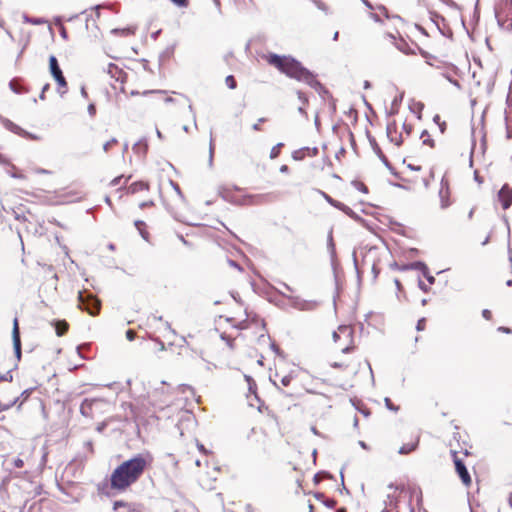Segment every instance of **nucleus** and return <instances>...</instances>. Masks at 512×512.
Masks as SVG:
<instances>
[{
	"label": "nucleus",
	"instance_id": "1",
	"mask_svg": "<svg viewBox=\"0 0 512 512\" xmlns=\"http://www.w3.org/2000/svg\"><path fill=\"white\" fill-rule=\"evenodd\" d=\"M258 411L259 415L248 439L253 445L264 448L271 443L273 435L278 431L279 422L277 416L268 407L260 406Z\"/></svg>",
	"mask_w": 512,
	"mask_h": 512
},
{
	"label": "nucleus",
	"instance_id": "2",
	"mask_svg": "<svg viewBox=\"0 0 512 512\" xmlns=\"http://www.w3.org/2000/svg\"><path fill=\"white\" fill-rule=\"evenodd\" d=\"M226 321L230 322L233 327L239 330V333L234 338L222 335V338L227 340V343L231 348L234 347L233 342L237 337H242L251 341H261L267 336L266 323L257 315H247L246 319L239 321H237L236 318L231 317L227 318Z\"/></svg>",
	"mask_w": 512,
	"mask_h": 512
},
{
	"label": "nucleus",
	"instance_id": "3",
	"mask_svg": "<svg viewBox=\"0 0 512 512\" xmlns=\"http://www.w3.org/2000/svg\"><path fill=\"white\" fill-rule=\"evenodd\" d=\"M267 61L290 78L304 82L311 87L319 85L316 77L292 57L271 54L267 57Z\"/></svg>",
	"mask_w": 512,
	"mask_h": 512
},
{
	"label": "nucleus",
	"instance_id": "4",
	"mask_svg": "<svg viewBox=\"0 0 512 512\" xmlns=\"http://www.w3.org/2000/svg\"><path fill=\"white\" fill-rule=\"evenodd\" d=\"M421 439L420 430L405 426L400 428L391 440V445L400 455H409L419 447Z\"/></svg>",
	"mask_w": 512,
	"mask_h": 512
},
{
	"label": "nucleus",
	"instance_id": "5",
	"mask_svg": "<svg viewBox=\"0 0 512 512\" xmlns=\"http://www.w3.org/2000/svg\"><path fill=\"white\" fill-rule=\"evenodd\" d=\"M128 487V461H124L111 474L110 481H105L98 486V490L105 495H113L124 491Z\"/></svg>",
	"mask_w": 512,
	"mask_h": 512
},
{
	"label": "nucleus",
	"instance_id": "6",
	"mask_svg": "<svg viewBox=\"0 0 512 512\" xmlns=\"http://www.w3.org/2000/svg\"><path fill=\"white\" fill-rule=\"evenodd\" d=\"M335 349L342 354L357 352L354 340V328L351 325H340L332 334Z\"/></svg>",
	"mask_w": 512,
	"mask_h": 512
},
{
	"label": "nucleus",
	"instance_id": "7",
	"mask_svg": "<svg viewBox=\"0 0 512 512\" xmlns=\"http://www.w3.org/2000/svg\"><path fill=\"white\" fill-rule=\"evenodd\" d=\"M154 457L149 451H144L130 458V484L137 481L145 470L152 467Z\"/></svg>",
	"mask_w": 512,
	"mask_h": 512
},
{
	"label": "nucleus",
	"instance_id": "8",
	"mask_svg": "<svg viewBox=\"0 0 512 512\" xmlns=\"http://www.w3.org/2000/svg\"><path fill=\"white\" fill-rule=\"evenodd\" d=\"M451 457L454 463L455 472L458 475L464 487L470 488L472 486V477L467 469L464 458L468 457L470 453L468 450L462 452L451 449Z\"/></svg>",
	"mask_w": 512,
	"mask_h": 512
},
{
	"label": "nucleus",
	"instance_id": "9",
	"mask_svg": "<svg viewBox=\"0 0 512 512\" xmlns=\"http://www.w3.org/2000/svg\"><path fill=\"white\" fill-rule=\"evenodd\" d=\"M362 357L357 354V352L353 354H342V357H335L330 365L333 368L340 369L344 372L350 374H356L361 365Z\"/></svg>",
	"mask_w": 512,
	"mask_h": 512
},
{
	"label": "nucleus",
	"instance_id": "10",
	"mask_svg": "<svg viewBox=\"0 0 512 512\" xmlns=\"http://www.w3.org/2000/svg\"><path fill=\"white\" fill-rule=\"evenodd\" d=\"M130 195L135 197L140 208L153 207L154 202L150 196V186L146 181H137L130 185Z\"/></svg>",
	"mask_w": 512,
	"mask_h": 512
},
{
	"label": "nucleus",
	"instance_id": "11",
	"mask_svg": "<svg viewBox=\"0 0 512 512\" xmlns=\"http://www.w3.org/2000/svg\"><path fill=\"white\" fill-rule=\"evenodd\" d=\"M78 307L86 311L91 316L99 314L101 309L100 300L87 291H79L78 293Z\"/></svg>",
	"mask_w": 512,
	"mask_h": 512
},
{
	"label": "nucleus",
	"instance_id": "12",
	"mask_svg": "<svg viewBox=\"0 0 512 512\" xmlns=\"http://www.w3.org/2000/svg\"><path fill=\"white\" fill-rule=\"evenodd\" d=\"M498 24L505 30H512V0H500L496 8Z\"/></svg>",
	"mask_w": 512,
	"mask_h": 512
},
{
	"label": "nucleus",
	"instance_id": "13",
	"mask_svg": "<svg viewBox=\"0 0 512 512\" xmlns=\"http://www.w3.org/2000/svg\"><path fill=\"white\" fill-rule=\"evenodd\" d=\"M108 74L115 81L111 84L114 90H119L120 92L125 93L127 73L124 70V68L118 65L117 63H110L108 65Z\"/></svg>",
	"mask_w": 512,
	"mask_h": 512
},
{
	"label": "nucleus",
	"instance_id": "14",
	"mask_svg": "<svg viewBox=\"0 0 512 512\" xmlns=\"http://www.w3.org/2000/svg\"><path fill=\"white\" fill-rule=\"evenodd\" d=\"M49 70L57 83V90L60 94H64L67 92L68 83L63 75V72L58 64V60L55 56L51 55L49 57Z\"/></svg>",
	"mask_w": 512,
	"mask_h": 512
},
{
	"label": "nucleus",
	"instance_id": "15",
	"mask_svg": "<svg viewBox=\"0 0 512 512\" xmlns=\"http://www.w3.org/2000/svg\"><path fill=\"white\" fill-rule=\"evenodd\" d=\"M386 132L390 142L397 147L402 145L405 139H407L397 119H393L387 124Z\"/></svg>",
	"mask_w": 512,
	"mask_h": 512
},
{
	"label": "nucleus",
	"instance_id": "16",
	"mask_svg": "<svg viewBox=\"0 0 512 512\" xmlns=\"http://www.w3.org/2000/svg\"><path fill=\"white\" fill-rule=\"evenodd\" d=\"M412 171L415 172L409 179L411 183L418 186L428 187L430 184V180L433 178V173L431 170H422L421 167H417L416 169L412 168Z\"/></svg>",
	"mask_w": 512,
	"mask_h": 512
},
{
	"label": "nucleus",
	"instance_id": "17",
	"mask_svg": "<svg viewBox=\"0 0 512 512\" xmlns=\"http://www.w3.org/2000/svg\"><path fill=\"white\" fill-rule=\"evenodd\" d=\"M103 404L99 399H85L80 406V412L85 417L94 418L95 410H99Z\"/></svg>",
	"mask_w": 512,
	"mask_h": 512
},
{
	"label": "nucleus",
	"instance_id": "18",
	"mask_svg": "<svg viewBox=\"0 0 512 512\" xmlns=\"http://www.w3.org/2000/svg\"><path fill=\"white\" fill-rule=\"evenodd\" d=\"M497 201L503 210H507L512 205V187L504 184L497 194Z\"/></svg>",
	"mask_w": 512,
	"mask_h": 512
},
{
	"label": "nucleus",
	"instance_id": "19",
	"mask_svg": "<svg viewBox=\"0 0 512 512\" xmlns=\"http://www.w3.org/2000/svg\"><path fill=\"white\" fill-rule=\"evenodd\" d=\"M451 192L449 186V180L446 177H442L441 185L439 189V197L442 208H447L451 204L450 200Z\"/></svg>",
	"mask_w": 512,
	"mask_h": 512
},
{
	"label": "nucleus",
	"instance_id": "20",
	"mask_svg": "<svg viewBox=\"0 0 512 512\" xmlns=\"http://www.w3.org/2000/svg\"><path fill=\"white\" fill-rule=\"evenodd\" d=\"M319 150L317 147H303L292 152V158L295 161H302L305 158H312L317 156Z\"/></svg>",
	"mask_w": 512,
	"mask_h": 512
},
{
	"label": "nucleus",
	"instance_id": "21",
	"mask_svg": "<svg viewBox=\"0 0 512 512\" xmlns=\"http://www.w3.org/2000/svg\"><path fill=\"white\" fill-rule=\"evenodd\" d=\"M12 339H13L15 355H16L17 359L20 360V358H21V339H20L18 318H14V321H13Z\"/></svg>",
	"mask_w": 512,
	"mask_h": 512
},
{
	"label": "nucleus",
	"instance_id": "22",
	"mask_svg": "<svg viewBox=\"0 0 512 512\" xmlns=\"http://www.w3.org/2000/svg\"><path fill=\"white\" fill-rule=\"evenodd\" d=\"M294 380V376L292 374L281 375L279 372H276L274 375V384L279 386V383L282 387H288L292 381Z\"/></svg>",
	"mask_w": 512,
	"mask_h": 512
},
{
	"label": "nucleus",
	"instance_id": "23",
	"mask_svg": "<svg viewBox=\"0 0 512 512\" xmlns=\"http://www.w3.org/2000/svg\"><path fill=\"white\" fill-rule=\"evenodd\" d=\"M148 148L149 146L147 140L141 139L134 144L133 151L140 158H144L148 152Z\"/></svg>",
	"mask_w": 512,
	"mask_h": 512
},
{
	"label": "nucleus",
	"instance_id": "24",
	"mask_svg": "<svg viewBox=\"0 0 512 512\" xmlns=\"http://www.w3.org/2000/svg\"><path fill=\"white\" fill-rule=\"evenodd\" d=\"M55 328L56 335L59 337L64 336L69 330V323L66 320H55L52 322Z\"/></svg>",
	"mask_w": 512,
	"mask_h": 512
},
{
	"label": "nucleus",
	"instance_id": "25",
	"mask_svg": "<svg viewBox=\"0 0 512 512\" xmlns=\"http://www.w3.org/2000/svg\"><path fill=\"white\" fill-rule=\"evenodd\" d=\"M397 120L401 126L402 131H404L406 138H408L414 129L412 121L409 119L408 116H406L405 118H399Z\"/></svg>",
	"mask_w": 512,
	"mask_h": 512
},
{
	"label": "nucleus",
	"instance_id": "26",
	"mask_svg": "<svg viewBox=\"0 0 512 512\" xmlns=\"http://www.w3.org/2000/svg\"><path fill=\"white\" fill-rule=\"evenodd\" d=\"M410 111L412 113V117L416 119H421L422 111L424 109V104L420 101H412L409 105Z\"/></svg>",
	"mask_w": 512,
	"mask_h": 512
},
{
	"label": "nucleus",
	"instance_id": "27",
	"mask_svg": "<svg viewBox=\"0 0 512 512\" xmlns=\"http://www.w3.org/2000/svg\"><path fill=\"white\" fill-rule=\"evenodd\" d=\"M136 229L138 230L139 234L145 241H150V233L148 231V227L145 222L136 220L134 223Z\"/></svg>",
	"mask_w": 512,
	"mask_h": 512
},
{
	"label": "nucleus",
	"instance_id": "28",
	"mask_svg": "<svg viewBox=\"0 0 512 512\" xmlns=\"http://www.w3.org/2000/svg\"><path fill=\"white\" fill-rule=\"evenodd\" d=\"M262 195H243L240 204L243 205H255L262 203Z\"/></svg>",
	"mask_w": 512,
	"mask_h": 512
},
{
	"label": "nucleus",
	"instance_id": "29",
	"mask_svg": "<svg viewBox=\"0 0 512 512\" xmlns=\"http://www.w3.org/2000/svg\"><path fill=\"white\" fill-rule=\"evenodd\" d=\"M325 199L334 207L344 211L345 213H349V211H351V209L346 206L345 204L339 202V201H336L334 200L333 198H331L329 195L325 194Z\"/></svg>",
	"mask_w": 512,
	"mask_h": 512
},
{
	"label": "nucleus",
	"instance_id": "30",
	"mask_svg": "<svg viewBox=\"0 0 512 512\" xmlns=\"http://www.w3.org/2000/svg\"><path fill=\"white\" fill-rule=\"evenodd\" d=\"M420 140L422 141V144L423 145H426L428 146L429 148H433L435 143H434V139L432 138V136L430 135V133H428L427 131H423L420 135Z\"/></svg>",
	"mask_w": 512,
	"mask_h": 512
},
{
	"label": "nucleus",
	"instance_id": "31",
	"mask_svg": "<svg viewBox=\"0 0 512 512\" xmlns=\"http://www.w3.org/2000/svg\"><path fill=\"white\" fill-rule=\"evenodd\" d=\"M283 146V143H278L275 146H273L270 151V158L276 159L280 155Z\"/></svg>",
	"mask_w": 512,
	"mask_h": 512
},
{
	"label": "nucleus",
	"instance_id": "32",
	"mask_svg": "<svg viewBox=\"0 0 512 512\" xmlns=\"http://www.w3.org/2000/svg\"><path fill=\"white\" fill-rule=\"evenodd\" d=\"M19 398L16 397L14 398L12 401L8 402V403H0V413L2 411H6L8 409H10L11 407H13L17 402H18Z\"/></svg>",
	"mask_w": 512,
	"mask_h": 512
},
{
	"label": "nucleus",
	"instance_id": "33",
	"mask_svg": "<svg viewBox=\"0 0 512 512\" xmlns=\"http://www.w3.org/2000/svg\"><path fill=\"white\" fill-rule=\"evenodd\" d=\"M225 83L230 89H235L237 87V82L232 75H229L225 78Z\"/></svg>",
	"mask_w": 512,
	"mask_h": 512
},
{
	"label": "nucleus",
	"instance_id": "34",
	"mask_svg": "<svg viewBox=\"0 0 512 512\" xmlns=\"http://www.w3.org/2000/svg\"><path fill=\"white\" fill-rule=\"evenodd\" d=\"M385 405L386 407L394 412H397L399 410V406H396L393 401L390 398H385Z\"/></svg>",
	"mask_w": 512,
	"mask_h": 512
},
{
	"label": "nucleus",
	"instance_id": "35",
	"mask_svg": "<svg viewBox=\"0 0 512 512\" xmlns=\"http://www.w3.org/2000/svg\"><path fill=\"white\" fill-rule=\"evenodd\" d=\"M266 121V118H259L257 123H255L252 128L253 130L255 131H261L262 128H261V124L264 123Z\"/></svg>",
	"mask_w": 512,
	"mask_h": 512
},
{
	"label": "nucleus",
	"instance_id": "36",
	"mask_svg": "<svg viewBox=\"0 0 512 512\" xmlns=\"http://www.w3.org/2000/svg\"><path fill=\"white\" fill-rule=\"evenodd\" d=\"M29 396H30L29 390H25L21 393L22 400H21L20 404L18 405V408H20L22 406V404L28 399Z\"/></svg>",
	"mask_w": 512,
	"mask_h": 512
},
{
	"label": "nucleus",
	"instance_id": "37",
	"mask_svg": "<svg viewBox=\"0 0 512 512\" xmlns=\"http://www.w3.org/2000/svg\"><path fill=\"white\" fill-rule=\"evenodd\" d=\"M426 327V319L425 318H422L420 320H418L417 322V330L421 331V330H424Z\"/></svg>",
	"mask_w": 512,
	"mask_h": 512
},
{
	"label": "nucleus",
	"instance_id": "38",
	"mask_svg": "<svg viewBox=\"0 0 512 512\" xmlns=\"http://www.w3.org/2000/svg\"><path fill=\"white\" fill-rule=\"evenodd\" d=\"M50 89V84L46 83L43 88H42V91H41V94H40V99L41 100H45L46 99V92Z\"/></svg>",
	"mask_w": 512,
	"mask_h": 512
},
{
	"label": "nucleus",
	"instance_id": "39",
	"mask_svg": "<svg viewBox=\"0 0 512 512\" xmlns=\"http://www.w3.org/2000/svg\"><path fill=\"white\" fill-rule=\"evenodd\" d=\"M171 1L180 7H186L189 4V0H171Z\"/></svg>",
	"mask_w": 512,
	"mask_h": 512
},
{
	"label": "nucleus",
	"instance_id": "40",
	"mask_svg": "<svg viewBox=\"0 0 512 512\" xmlns=\"http://www.w3.org/2000/svg\"><path fill=\"white\" fill-rule=\"evenodd\" d=\"M440 120H441V117L439 115H436L434 117V121L440 126L441 132H444L445 131V122L441 123Z\"/></svg>",
	"mask_w": 512,
	"mask_h": 512
},
{
	"label": "nucleus",
	"instance_id": "41",
	"mask_svg": "<svg viewBox=\"0 0 512 512\" xmlns=\"http://www.w3.org/2000/svg\"><path fill=\"white\" fill-rule=\"evenodd\" d=\"M482 316L483 318H485L486 320L490 321L492 319V312L489 310V309H484L482 311Z\"/></svg>",
	"mask_w": 512,
	"mask_h": 512
},
{
	"label": "nucleus",
	"instance_id": "42",
	"mask_svg": "<svg viewBox=\"0 0 512 512\" xmlns=\"http://www.w3.org/2000/svg\"><path fill=\"white\" fill-rule=\"evenodd\" d=\"M88 113L91 117L96 115V106L93 103L88 105Z\"/></svg>",
	"mask_w": 512,
	"mask_h": 512
},
{
	"label": "nucleus",
	"instance_id": "43",
	"mask_svg": "<svg viewBox=\"0 0 512 512\" xmlns=\"http://www.w3.org/2000/svg\"><path fill=\"white\" fill-rule=\"evenodd\" d=\"M85 446H86L87 450H88L91 454H93V453H94V446H93V443H92L91 441L86 442Z\"/></svg>",
	"mask_w": 512,
	"mask_h": 512
},
{
	"label": "nucleus",
	"instance_id": "44",
	"mask_svg": "<svg viewBox=\"0 0 512 512\" xmlns=\"http://www.w3.org/2000/svg\"><path fill=\"white\" fill-rule=\"evenodd\" d=\"M298 97L299 99L303 102V104H307L308 103V100L307 98L305 97V94L303 92H298Z\"/></svg>",
	"mask_w": 512,
	"mask_h": 512
},
{
	"label": "nucleus",
	"instance_id": "45",
	"mask_svg": "<svg viewBox=\"0 0 512 512\" xmlns=\"http://www.w3.org/2000/svg\"><path fill=\"white\" fill-rule=\"evenodd\" d=\"M228 265H229L230 267L234 268V269L239 270V271H241V270H242V268H241L237 263H235L234 261H228Z\"/></svg>",
	"mask_w": 512,
	"mask_h": 512
},
{
	"label": "nucleus",
	"instance_id": "46",
	"mask_svg": "<svg viewBox=\"0 0 512 512\" xmlns=\"http://www.w3.org/2000/svg\"><path fill=\"white\" fill-rule=\"evenodd\" d=\"M289 171H290L289 167L285 164L280 167L281 173H289Z\"/></svg>",
	"mask_w": 512,
	"mask_h": 512
},
{
	"label": "nucleus",
	"instance_id": "47",
	"mask_svg": "<svg viewBox=\"0 0 512 512\" xmlns=\"http://www.w3.org/2000/svg\"><path fill=\"white\" fill-rule=\"evenodd\" d=\"M498 330L501 331V332H504V333H511L512 332V330L510 328H507V327H499Z\"/></svg>",
	"mask_w": 512,
	"mask_h": 512
},
{
	"label": "nucleus",
	"instance_id": "48",
	"mask_svg": "<svg viewBox=\"0 0 512 512\" xmlns=\"http://www.w3.org/2000/svg\"><path fill=\"white\" fill-rule=\"evenodd\" d=\"M394 283H395V285H396V287H397V289H398V290H401V289H402V284H401V282H400V280H399V279H395V280H394Z\"/></svg>",
	"mask_w": 512,
	"mask_h": 512
},
{
	"label": "nucleus",
	"instance_id": "49",
	"mask_svg": "<svg viewBox=\"0 0 512 512\" xmlns=\"http://www.w3.org/2000/svg\"><path fill=\"white\" fill-rule=\"evenodd\" d=\"M15 466L18 468L23 467V461L21 459H18L15 461Z\"/></svg>",
	"mask_w": 512,
	"mask_h": 512
},
{
	"label": "nucleus",
	"instance_id": "50",
	"mask_svg": "<svg viewBox=\"0 0 512 512\" xmlns=\"http://www.w3.org/2000/svg\"><path fill=\"white\" fill-rule=\"evenodd\" d=\"M248 382H250V379H248ZM253 388H256V384L253 383V385L251 383H249V390L255 394V391L253 390Z\"/></svg>",
	"mask_w": 512,
	"mask_h": 512
},
{
	"label": "nucleus",
	"instance_id": "51",
	"mask_svg": "<svg viewBox=\"0 0 512 512\" xmlns=\"http://www.w3.org/2000/svg\"><path fill=\"white\" fill-rule=\"evenodd\" d=\"M419 286H420V288H421L423 291L427 292V288H426V286H425V284H424V282H423V281H419Z\"/></svg>",
	"mask_w": 512,
	"mask_h": 512
},
{
	"label": "nucleus",
	"instance_id": "52",
	"mask_svg": "<svg viewBox=\"0 0 512 512\" xmlns=\"http://www.w3.org/2000/svg\"><path fill=\"white\" fill-rule=\"evenodd\" d=\"M134 336H135V332L133 330H130V334H129L130 341H132L134 339Z\"/></svg>",
	"mask_w": 512,
	"mask_h": 512
},
{
	"label": "nucleus",
	"instance_id": "53",
	"mask_svg": "<svg viewBox=\"0 0 512 512\" xmlns=\"http://www.w3.org/2000/svg\"><path fill=\"white\" fill-rule=\"evenodd\" d=\"M379 9H380V10L385 14V16L388 18L386 8H385V7H380Z\"/></svg>",
	"mask_w": 512,
	"mask_h": 512
},
{
	"label": "nucleus",
	"instance_id": "54",
	"mask_svg": "<svg viewBox=\"0 0 512 512\" xmlns=\"http://www.w3.org/2000/svg\"><path fill=\"white\" fill-rule=\"evenodd\" d=\"M111 196H112V195L107 196V198H106V201L108 202V204H109L110 206H112V203H111Z\"/></svg>",
	"mask_w": 512,
	"mask_h": 512
},
{
	"label": "nucleus",
	"instance_id": "55",
	"mask_svg": "<svg viewBox=\"0 0 512 512\" xmlns=\"http://www.w3.org/2000/svg\"><path fill=\"white\" fill-rule=\"evenodd\" d=\"M428 281H429L430 283H433V282L435 281V278H434L433 276H429V277H428Z\"/></svg>",
	"mask_w": 512,
	"mask_h": 512
},
{
	"label": "nucleus",
	"instance_id": "56",
	"mask_svg": "<svg viewBox=\"0 0 512 512\" xmlns=\"http://www.w3.org/2000/svg\"><path fill=\"white\" fill-rule=\"evenodd\" d=\"M175 190L180 194V188L177 184H173Z\"/></svg>",
	"mask_w": 512,
	"mask_h": 512
},
{
	"label": "nucleus",
	"instance_id": "57",
	"mask_svg": "<svg viewBox=\"0 0 512 512\" xmlns=\"http://www.w3.org/2000/svg\"><path fill=\"white\" fill-rule=\"evenodd\" d=\"M198 447H199V449H200L202 452H205V448H204V446H203L202 444H199V445H198Z\"/></svg>",
	"mask_w": 512,
	"mask_h": 512
},
{
	"label": "nucleus",
	"instance_id": "58",
	"mask_svg": "<svg viewBox=\"0 0 512 512\" xmlns=\"http://www.w3.org/2000/svg\"><path fill=\"white\" fill-rule=\"evenodd\" d=\"M124 504L122 502H115V508H117L118 506H123Z\"/></svg>",
	"mask_w": 512,
	"mask_h": 512
},
{
	"label": "nucleus",
	"instance_id": "59",
	"mask_svg": "<svg viewBox=\"0 0 512 512\" xmlns=\"http://www.w3.org/2000/svg\"><path fill=\"white\" fill-rule=\"evenodd\" d=\"M508 501H509V505L512 507V493L510 494Z\"/></svg>",
	"mask_w": 512,
	"mask_h": 512
},
{
	"label": "nucleus",
	"instance_id": "60",
	"mask_svg": "<svg viewBox=\"0 0 512 512\" xmlns=\"http://www.w3.org/2000/svg\"><path fill=\"white\" fill-rule=\"evenodd\" d=\"M309 511L314 512V506L312 504H309Z\"/></svg>",
	"mask_w": 512,
	"mask_h": 512
},
{
	"label": "nucleus",
	"instance_id": "61",
	"mask_svg": "<svg viewBox=\"0 0 512 512\" xmlns=\"http://www.w3.org/2000/svg\"><path fill=\"white\" fill-rule=\"evenodd\" d=\"M364 3L366 4V6H368L369 8H372L371 4L367 1V0H364Z\"/></svg>",
	"mask_w": 512,
	"mask_h": 512
},
{
	"label": "nucleus",
	"instance_id": "62",
	"mask_svg": "<svg viewBox=\"0 0 512 512\" xmlns=\"http://www.w3.org/2000/svg\"><path fill=\"white\" fill-rule=\"evenodd\" d=\"M215 4L220 7V1L219 0H214Z\"/></svg>",
	"mask_w": 512,
	"mask_h": 512
},
{
	"label": "nucleus",
	"instance_id": "63",
	"mask_svg": "<svg viewBox=\"0 0 512 512\" xmlns=\"http://www.w3.org/2000/svg\"><path fill=\"white\" fill-rule=\"evenodd\" d=\"M15 92L19 93L20 91L18 90V87H14L13 89Z\"/></svg>",
	"mask_w": 512,
	"mask_h": 512
},
{
	"label": "nucleus",
	"instance_id": "64",
	"mask_svg": "<svg viewBox=\"0 0 512 512\" xmlns=\"http://www.w3.org/2000/svg\"><path fill=\"white\" fill-rule=\"evenodd\" d=\"M10 86H11L12 89H14V82H11Z\"/></svg>",
	"mask_w": 512,
	"mask_h": 512
}]
</instances>
